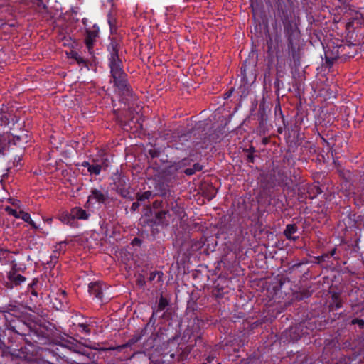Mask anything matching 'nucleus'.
<instances>
[{
    "label": "nucleus",
    "instance_id": "nucleus-1",
    "mask_svg": "<svg viewBox=\"0 0 364 364\" xmlns=\"http://www.w3.org/2000/svg\"><path fill=\"white\" fill-rule=\"evenodd\" d=\"M108 49L110 53L109 67L114 85L119 89H124L127 87V75L121 68L117 43L111 42Z\"/></svg>",
    "mask_w": 364,
    "mask_h": 364
},
{
    "label": "nucleus",
    "instance_id": "nucleus-2",
    "mask_svg": "<svg viewBox=\"0 0 364 364\" xmlns=\"http://www.w3.org/2000/svg\"><path fill=\"white\" fill-rule=\"evenodd\" d=\"M172 213H175L176 214V217L177 218H178V219L182 218L183 217V215H184V212H183V209H181V208L178 207L176 208H173L171 211H168V212H165V211L159 212L156 214L157 222L159 223H161V224H164V222L163 221V219L166 220V217L171 218L172 216Z\"/></svg>",
    "mask_w": 364,
    "mask_h": 364
},
{
    "label": "nucleus",
    "instance_id": "nucleus-3",
    "mask_svg": "<svg viewBox=\"0 0 364 364\" xmlns=\"http://www.w3.org/2000/svg\"><path fill=\"white\" fill-rule=\"evenodd\" d=\"M105 200V195L98 190H92L87 201V207L94 205L96 203H102Z\"/></svg>",
    "mask_w": 364,
    "mask_h": 364
},
{
    "label": "nucleus",
    "instance_id": "nucleus-4",
    "mask_svg": "<svg viewBox=\"0 0 364 364\" xmlns=\"http://www.w3.org/2000/svg\"><path fill=\"white\" fill-rule=\"evenodd\" d=\"M89 292L95 298L102 300V288L100 284L95 282L89 284Z\"/></svg>",
    "mask_w": 364,
    "mask_h": 364
},
{
    "label": "nucleus",
    "instance_id": "nucleus-5",
    "mask_svg": "<svg viewBox=\"0 0 364 364\" xmlns=\"http://www.w3.org/2000/svg\"><path fill=\"white\" fill-rule=\"evenodd\" d=\"M70 217L73 219L87 220L89 214L81 208L75 207L70 211Z\"/></svg>",
    "mask_w": 364,
    "mask_h": 364
},
{
    "label": "nucleus",
    "instance_id": "nucleus-6",
    "mask_svg": "<svg viewBox=\"0 0 364 364\" xmlns=\"http://www.w3.org/2000/svg\"><path fill=\"white\" fill-rule=\"evenodd\" d=\"M9 279L14 282L16 285L20 284L26 281V278L21 275L20 274H18L17 272L13 271L10 272L8 275Z\"/></svg>",
    "mask_w": 364,
    "mask_h": 364
},
{
    "label": "nucleus",
    "instance_id": "nucleus-7",
    "mask_svg": "<svg viewBox=\"0 0 364 364\" xmlns=\"http://www.w3.org/2000/svg\"><path fill=\"white\" fill-rule=\"evenodd\" d=\"M96 37H97L96 31H87V36L85 38V43H86V46H87L89 51H90L91 48H92Z\"/></svg>",
    "mask_w": 364,
    "mask_h": 364
},
{
    "label": "nucleus",
    "instance_id": "nucleus-8",
    "mask_svg": "<svg viewBox=\"0 0 364 364\" xmlns=\"http://www.w3.org/2000/svg\"><path fill=\"white\" fill-rule=\"evenodd\" d=\"M297 230V228L295 225H288L284 231V234L288 239L295 240L296 237H293V234H294Z\"/></svg>",
    "mask_w": 364,
    "mask_h": 364
},
{
    "label": "nucleus",
    "instance_id": "nucleus-9",
    "mask_svg": "<svg viewBox=\"0 0 364 364\" xmlns=\"http://www.w3.org/2000/svg\"><path fill=\"white\" fill-rule=\"evenodd\" d=\"M20 218H21L23 220H24L25 222H26L28 224H30L32 226L33 228H34V229H38V227L36 225L35 222L31 219V215H30L29 213H26V212L22 210L21 214L20 215Z\"/></svg>",
    "mask_w": 364,
    "mask_h": 364
},
{
    "label": "nucleus",
    "instance_id": "nucleus-10",
    "mask_svg": "<svg viewBox=\"0 0 364 364\" xmlns=\"http://www.w3.org/2000/svg\"><path fill=\"white\" fill-rule=\"evenodd\" d=\"M5 211L10 215L15 217L16 218H20L22 210L20 208L14 209L11 207L6 206Z\"/></svg>",
    "mask_w": 364,
    "mask_h": 364
},
{
    "label": "nucleus",
    "instance_id": "nucleus-11",
    "mask_svg": "<svg viewBox=\"0 0 364 364\" xmlns=\"http://www.w3.org/2000/svg\"><path fill=\"white\" fill-rule=\"evenodd\" d=\"M88 171L91 174L99 175L101 172V166L98 164H92L91 166H89Z\"/></svg>",
    "mask_w": 364,
    "mask_h": 364
},
{
    "label": "nucleus",
    "instance_id": "nucleus-12",
    "mask_svg": "<svg viewBox=\"0 0 364 364\" xmlns=\"http://www.w3.org/2000/svg\"><path fill=\"white\" fill-rule=\"evenodd\" d=\"M60 220L64 223L70 224L71 223L73 218L70 217V213L64 212L60 215Z\"/></svg>",
    "mask_w": 364,
    "mask_h": 364
},
{
    "label": "nucleus",
    "instance_id": "nucleus-13",
    "mask_svg": "<svg viewBox=\"0 0 364 364\" xmlns=\"http://www.w3.org/2000/svg\"><path fill=\"white\" fill-rule=\"evenodd\" d=\"M67 242L65 241H62L56 245L55 247V251L58 252L59 254L65 252L66 248Z\"/></svg>",
    "mask_w": 364,
    "mask_h": 364
},
{
    "label": "nucleus",
    "instance_id": "nucleus-14",
    "mask_svg": "<svg viewBox=\"0 0 364 364\" xmlns=\"http://www.w3.org/2000/svg\"><path fill=\"white\" fill-rule=\"evenodd\" d=\"M168 305V302L167 299L163 296H161L159 299V302L158 304V309L160 311L164 310Z\"/></svg>",
    "mask_w": 364,
    "mask_h": 364
},
{
    "label": "nucleus",
    "instance_id": "nucleus-15",
    "mask_svg": "<svg viewBox=\"0 0 364 364\" xmlns=\"http://www.w3.org/2000/svg\"><path fill=\"white\" fill-rule=\"evenodd\" d=\"M151 196V191H146L138 196V200L142 201L146 199H149Z\"/></svg>",
    "mask_w": 364,
    "mask_h": 364
},
{
    "label": "nucleus",
    "instance_id": "nucleus-16",
    "mask_svg": "<svg viewBox=\"0 0 364 364\" xmlns=\"http://www.w3.org/2000/svg\"><path fill=\"white\" fill-rule=\"evenodd\" d=\"M353 324H357L360 328H363L364 326V321L362 319L355 318L352 321Z\"/></svg>",
    "mask_w": 364,
    "mask_h": 364
},
{
    "label": "nucleus",
    "instance_id": "nucleus-17",
    "mask_svg": "<svg viewBox=\"0 0 364 364\" xmlns=\"http://www.w3.org/2000/svg\"><path fill=\"white\" fill-rule=\"evenodd\" d=\"M11 203L13 205L17 207L18 208H20V201L19 200L13 199L11 201Z\"/></svg>",
    "mask_w": 364,
    "mask_h": 364
},
{
    "label": "nucleus",
    "instance_id": "nucleus-18",
    "mask_svg": "<svg viewBox=\"0 0 364 364\" xmlns=\"http://www.w3.org/2000/svg\"><path fill=\"white\" fill-rule=\"evenodd\" d=\"M185 173L187 175H192V174H193L195 173V171L193 170V168H187L185 171Z\"/></svg>",
    "mask_w": 364,
    "mask_h": 364
},
{
    "label": "nucleus",
    "instance_id": "nucleus-19",
    "mask_svg": "<svg viewBox=\"0 0 364 364\" xmlns=\"http://www.w3.org/2000/svg\"><path fill=\"white\" fill-rule=\"evenodd\" d=\"M201 169V166L199 164H195L193 170L196 171H200Z\"/></svg>",
    "mask_w": 364,
    "mask_h": 364
},
{
    "label": "nucleus",
    "instance_id": "nucleus-20",
    "mask_svg": "<svg viewBox=\"0 0 364 364\" xmlns=\"http://www.w3.org/2000/svg\"><path fill=\"white\" fill-rule=\"evenodd\" d=\"M43 220L48 223V224H50L52 222V218H43Z\"/></svg>",
    "mask_w": 364,
    "mask_h": 364
},
{
    "label": "nucleus",
    "instance_id": "nucleus-21",
    "mask_svg": "<svg viewBox=\"0 0 364 364\" xmlns=\"http://www.w3.org/2000/svg\"><path fill=\"white\" fill-rule=\"evenodd\" d=\"M82 328V330L85 331V332H88V329H87V327L85 325H81L80 326Z\"/></svg>",
    "mask_w": 364,
    "mask_h": 364
},
{
    "label": "nucleus",
    "instance_id": "nucleus-22",
    "mask_svg": "<svg viewBox=\"0 0 364 364\" xmlns=\"http://www.w3.org/2000/svg\"><path fill=\"white\" fill-rule=\"evenodd\" d=\"M82 165L83 166H85V167H87V168L89 167V166H91V165H90L88 162H87V161L83 162V163L82 164Z\"/></svg>",
    "mask_w": 364,
    "mask_h": 364
},
{
    "label": "nucleus",
    "instance_id": "nucleus-23",
    "mask_svg": "<svg viewBox=\"0 0 364 364\" xmlns=\"http://www.w3.org/2000/svg\"><path fill=\"white\" fill-rule=\"evenodd\" d=\"M76 55H77L76 53L73 55V56H75V59L78 61V63H80L81 62V59H80V58L78 59V58Z\"/></svg>",
    "mask_w": 364,
    "mask_h": 364
},
{
    "label": "nucleus",
    "instance_id": "nucleus-24",
    "mask_svg": "<svg viewBox=\"0 0 364 364\" xmlns=\"http://www.w3.org/2000/svg\"><path fill=\"white\" fill-rule=\"evenodd\" d=\"M137 203H134L133 205H132V208H134L137 206Z\"/></svg>",
    "mask_w": 364,
    "mask_h": 364
},
{
    "label": "nucleus",
    "instance_id": "nucleus-25",
    "mask_svg": "<svg viewBox=\"0 0 364 364\" xmlns=\"http://www.w3.org/2000/svg\"><path fill=\"white\" fill-rule=\"evenodd\" d=\"M341 306L339 304H336V308H339Z\"/></svg>",
    "mask_w": 364,
    "mask_h": 364
},
{
    "label": "nucleus",
    "instance_id": "nucleus-26",
    "mask_svg": "<svg viewBox=\"0 0 364 364\" xmlns=\"http://www.w3.org/2000/svg\"><path fill=\"white\" fill-rule=\"evenodd\" d=\"M41 3H42V0H38Z\"/></svg>",
    "mask_w": 364,
    "mask_h": 364
}]
</instances>
